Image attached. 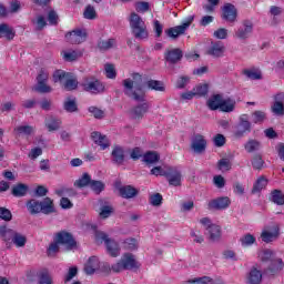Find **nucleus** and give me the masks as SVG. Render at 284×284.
Returning a JSON list of instances; mask_svg holds the SVG:
<instances>
[{
	"instance_id": "obj_64",
	"label": "nucleus",
	"mask_w": 284,
	"mask_h": 284,
	"mask_svg": "<svg viewBox=\"0 0 284 284\" xmlns=\"http://www.w3.org/2000/svg\"><path fill=\"white\" fill-rule=\"evenodd\" d=\"M0 219L2 221H12V212L6 207H0Z\"/></svg>"
},
{
	"instance_id": "obj_40",
	"label": "nucleus",
	"mask_w": 284,
	"mask_h": 284,
	"mask_svg": "<svg viewBox=\"0 0 284 284\" xmlns=\"http://www.w3.org/2000/svg\"><path fill=\"white\" fill-rule=\"evenodd\" d=\"M63 108L65 112H77V110H79L77 105V98H67Z\"/></svg>"
},
{
	"instance_id": "obj_21",
	"label": "nucleus",
	"mask_w": 284,
	"mask_h": 284,
	"mask_svg": "<svg viewBox=\"0 0 284 284\" xmlns=\"http://www.w3.org/2000/svg\"><path fill=\"white\" fill-rule=\"evenodd\" d=\"M91 139L101 150H108V148H110V140H108V136L102 135L99 132H93Z\"/></svg>"
},
{
	"instance_id": "obj_20",
	"label": "nucleus",
	"mask_w": 284,
	"mask_h": 284,
	"mask_svg": "<svg viewBox=\"0 0 284 284\" xmlns=\"http://www.w3.org/2000/svg\"><path fill=\"white\" fill-rule=\"evenodd\" d=\"M262 282H263V272H261V270H257L256 266H253L246 276V283L261 284Z\"/></svg>"
},
{
	"instance_id": "obj_38",
	"label": "nucleus",
	"mask_w": 284,
	"mask_h": 284,
	"mask_svg": "<svg viewBox=\"0 0 284 284\" xmlns=\"http://www.w3.org/2000/svg\"><path fill=\"white\" fill-rule=\"evenodd\" d=\"M284 267V263L282 258H274L272 260V263L268 267V270L271 271V274H278V272H281Z\"/></svg>"
},
{
	"instance_id": "obj_45",
	"label": "nucleus",
	"mask_w": 284,
	"mask_h": 284,
	"mask_svg": "<svg viewBox=\"0 0 284 284\" xmlns=\"http://www.w3.org/2000/svg\"><path fill=\"white\" fill-rule=\"evenodd\" d=\"M89 186L95 194H99L105 190V184L102 181L91 180Z\"/></svg>"
},
{
	"instance_id": "obj_22",
	"label": "nucleus",
	"mask_w": 284,
	"mask_h": 284,
	"mask_svg": "<svg viewBox=\"0 0 284 284\" xmlns=\"http://www.w3.org/2000/svg\"><path fill=\"white\" fill-rule=\"evenodd\" d=\"M61 57L63 61L72 62L77 61V59H80V57H83V53L74 49H63L61 51Z\"/></svg>"
},
{
	"instance_id": "obj_30",
	"label": "nucleus",
	"mask_w": 284,
	"mask_h": 284,
	"mask_svg": "<svg viewBox=\"0 0 284 284\" xmlns=\"http://www.w3.org/2000/svg\"><path fill=\"white\" fill-rule=\"evenodd\" d=\"M11 242L16 247H26V244L28 243V237L23 235L20 232H14L11 239Z\"/></svg>"
},
{
	"instance_id": "obj_19",
	"label": "nucleus",
	"mask_w": 284,
	"mask_h": 284,
	"mask_svg": "<svg viewBox=\"0 0 284 284\" xmlns=\"http://www.w3.org/2000/svg\"><path fill=\"white\" fill-rule=\"evenodd\" d=\"M111 159L116 165H123L125 161V150L121 145H114L111 152Z\"/></svg>"
},
{
	"instance_id": "obj_26",
	"label": "nucleus",
	"mask_w": 284,
	"mask_h": 284,
	"mask_svg": "<svg viewBox=\"0 0 284 284\" xmlns=\"http://www.w3.org/2000/svg\"><path fill=\"white\" fill-rule=\"evenodd\" d=\"M14 37L16 32L12 27L6 23L0 24V39H7V41H12Z\"/></svg>"
},
{
	"instance_id": "obj_43",
	"label": "nucleus",
	"mask_w": 284,
	"mask_h": 284,
	"mask_svg": "<svg viewBox=\"0 0 284 284\" xmlns=\"http://www.w3.org/2000/svg\"><path fill=\"white\" fill-rule=\"evenodd\" d=\"M271 201L275 203V205H284V194L278 190H274L271 193Z\"/></svg>"
},
{
	"instance_id": "obj_52",
	"label": "nucleus",
	"mask_w": 284,
	"mask_h": 284,
	"mask_svg": "<svg viewBox=\"0 0 284 284\" xmlns=\"http://www.w3.org/2000/svg\"><path fill=\"white\" fill-rule=\"evenodd\" d=\"M258 256L261 261H274L276 258V253L272 250H264Z\"/></svg>"
},
{
	"instance_id": "obj_13",
	"label": "nucleus",
	"mask_w": 284,
	"mask_h": 284,
	"mask_svg": "<svg viewBox=\"0 0 284 284\" xmlns=\"http://www.w3.org/2000/svg\"><path fill=\"white\" fill-rule=\"evenodd\" d=\"M207 148V140L201 134H195L191 140V149L195 154H203Z\"/></svg>"
},
{
	"instance_id": "obj_46",
	"label": "nucleus",
	"mask_w": 284,
	"mask_h": 284,
	"mask_svg": "<svg viewBox=\"0 0 284 284\" xmlns=\"http://www.w3.org/2000/svg\"><path fill=\"white\" fill-rule=\"evenodd\" d=\"M271 112L275 114V116H284V104L283 102L275 101L271 106Z\"/></svg>"
},
{
	"instance_id": "obj_3",
	"label": "nucleus",
	"mask_w": 284,
	"mask_h": 284,
	"mask_svg": "<svg viewBox=\"0 0 284 284\" xmlns=\"http://www.w3.org/2000/svg\"><path fill=\"white\" fill-rule=\"evenodd\" d=\"M129 23L131 30L135 37V39H148V26H145V21L138 13L132 12L129 19Z\"/></svg>"
},
{
	"instance_id": "obj_2",
	"label": "nucleus",
	"mask_w": 284,
	"mask_h": 284,
	"mask_svg": "<svg viewBox=\"0 0 284 284\" xmlns=\"http://www.w3.org/2000/svg\"><path fill=\"white\" fill-rule=\"evenodd\" d=\"M141 264L136 261V256L132 253H124L121 258L112 264L113 274H121V272L139 270Z\"/></svg>"
},
{
	"instance_id": "obj_5",
	"label": "nucleus",
	"mask_w": 284,
	"mask_h": 284,
	"mask_svg": "<svg viewBox=\"0 0 284 284\" xmlns=\"http://www.w3.org/2000/svg\"><path fill=\"white\" fill-rule=\"evenodd\" d=\"M81 87L84 92H90V94H101V92L105 91V85L99 79L94 77L84 78Z\"/></svg>"
},
{
	"instance_id": "obj_36",
	"label": "nucleus",
	"mask_w": 284,
	"mask_h": 284,
	"mask_svg": "<svg viewBox=\"0 0 284 284\" xmlns=\"http://www.w3.org/2000/svg\"><path fill=\"white\" fill-rule=\"evenodd\" d=\"M11 194L18 197L26 196V194H28V185L23 183L13 185Z\"/></svg>"
},
{
	"instance_id": "obj_60",
	"label": "nucleus",
	"mask_w": 284,
	"mask_h": 284,
	"mask_svg": "<svg viewBox=\"0 0 284 284\" xmlns=\"http://www.w3.org/2000/svg\"><path fill=\"white\" fill-rule=\"evenodd\" d=\"M104 70L106 79H116V69L113 64H105Z\"/></svg>"
},
{
	"instance_id": "obj_1",
	"label": "nucleus",
	"mask_w": 284,
	"mask_h": 284,
	"mask_svg": "<svg viewBox=\"0 0 284 284\" xmlns=\"http://www.w3.org/2000/svg\"><path fill=\"white\" fill-rule=\"evenodd\" d=\"M143 78L139 73H133L132 79L128 78L123 80L124 94L133 101L140 103L145 102V88L146 90H154V92H165V84L159 80H146L141 84Z\"/></svg>"
},
{
	"instance_id": "obj_56",
	"label": "nucleus",
	"mask_w": 284,
	"mask_h": 284,
	"mask_svg": "<svg viewBox=\"0 0 284 284\" xmlns=\"http://www.w3.org/2000/svg\"><path fill=\"white\" fill-rule=\"evenodd\" d=\"M39 284H52V276L48 271H41L39 273Z\"/></svg>"
},
{
	"instance_id": "obj_33",
	"label": "nucleus",
	"mask_w": 284,
	"mask_h": 284,
	"mask_svg": "<svg viewBox=\"0 0 284 284\" xmlns=\"http://www.w3.org/2000/svg\"><path fill=\"white\" fill-rule=\"evenodd\" d=\"M236 108V101L232 98H225L222 100L221 112H234Z\"/></svg>"
},
{
	"instance_id": "obj_57",
	"label": "nucleus",
	"mask_w": 284,
	"mask_h": 284,
	"mask_svg": "<svg viewBox=\"0 0 284 284\" xmlns=\"http://www.w3.org/2000/svg\"><path fill=\"white\" fill-rule=\"evenodd\" d=\"M16 132L19 134H26V136H30V134H33L34 132V126L31 125H20L16 128Z\"/></svg>"
},
{
	"instance_id": "obj_62",
	"label": "nucleus",
	"mask_w": 284,
	"mask_h": 284,
	"mask_svg": "<svg viewBox=\"0 0 284 284\" xmlns=\"http://www.w3.org/2000/svg\"><path fill=\"white\" fill-rule=\"evenodd\" d=\"M150 203L154 207H159V205H161V203H163V195H161L160 193H155V194L151 195Z\"/></svg>"
},
{
	"instance_id": "obj_48",
	"label": "nucleus",
	"mask_w": 284,
	"mask_h": 284,
	"mask_svg": "<svg viewBox=\"0 0 284 284\" xmlns=\"http://www.w3.org/2000/svg\"><path fill=\"white\" fill-rule=\"evenodd\" d=\"M123 250H129L130 252L136 250L139 247V242L135 239H126L122 244Z\"/></svg>"
},
{
	"instance_id": "obj_10",
	"label": "nucleus",
	"mask_w": 284,
	"mask_h": 284,
	"mask_svg": "<svg viewBox=\"0 0 284 284\" xmlns=\"http://www.w3.org/2000/svg\"><path fill=\"white\" fill-rule=\"evenodd\" d=\"M54 241H57L60 245H64L67 250H73L77 247V242L74 241V237H72V234L61 231L55 234Z\"/></svg>"
},
{
	"instance_id": "obj_34",
	"label": "nucleus",
	"mask_w": 284,
	"mask_h": 284,
	"mask_svg": "<svg viewBox=\"0 0 284 284\" xmlns=\"http://www.w3.org/2000/svg\"><path fill=\"white\" fill-rule=\"evenodd\" d=\"M244 150L248 152V154H252L254 152H258L261 150V142L258 140L250 139L244 144Z\"/></svg>"
},
{
	"instance_id": "obj_27",
	"label": "nucleus",
	"mask_w": 284,
	"mask_h": 284,
	"mask_svg": "<svg viewBox=\"0 0 284 284\" xmlns=\"http://www.w3.org/2000/svg\"><path fill=\"white\" fill-rule=\"evenodd\" d=\"M222 103L223 97L221 94H215L207 100L206 105L209 110H221Z\"/></svg>"
},
{
	"instance_id": "obj_59",
	"label": "nucleus",
	"mask_w": 284,
	"mask_h": 284,
	"mask_svg": "<svg viewBox=\"0 0 284 284\" xmlns=\"http://www.w3.org/2000/svg\"><path fill=\"white\" fill-rule=\"evenodd\" d=\"M189 283L212 284L214 283V280L210 276H202V277H195L193 280H190Z\"/></svg>"
},
{
	"instance_id": "obj_31",
	"label": "nucleus",
	"mask_w": 284,
	"mask_h": 284,
	"mask_svg": "<svg viewBox=\"0 0 284 284\" xmlns=\"http://www.w3.org/2000/svg\"><path fill=\"white\" fill-rule=\"evenodd\" d=\"M41 212L42 214H54V202L50 197H45L41 202Z\"/></svg>"
},
{
	"instance_id": "obj_24",
	"label": "nucleus",
	"mask_w": 284,
	"mask_h": 284,
	"mask_svg": "<svg viewBox=\"0 0 284 284\" xmlns=\"http://www.w3.org/2000/svg\"><path fill=\"white\" fill-rule=\"evenodd\" d=\"M164 58L169 63H179V61L183 59V51H181V49L168 50Z\"/></svg>"
},
{
	"instance_id": "obj_35",
	"label": "nucleus",
	"mask_w": 284,
	"mask_h": 284,
	"mask_svg": "<svg viewBox=\"0 0 284 284\" xmlns=\"http://www.w3.org/2000/svg\"><path fill=\"white\" fill-rule=\"evenodd\" d=\"M159 159H161V156L155 151H149L143 155V161L148 165H154V163H159Z\"/></svg>"
},
{
	"instance_id": "obj_41",
	"label": "nucleus",
	"mask_w": 284,
	"mask_h": 284,
	"mask_svg": "<svg viewBox=\"0 0 284 284\" xmlns=\"http://www.w3.org/2000/svg\"><path fill=\"white\" fill-rule=\"evenodd\" d=\"M27 210L30 214H39L41 212V202L37 200H31L27 203Z\"/></svg>"
},
{
	"instance_id": "obj_28",
	"label": "nucleus",
	"mask_w": 284,
	"mask_h": 284,
	"mask_svg": "<svg viewBox=\"0 0 284 284\" xmlns=\"http://www.w3.org/2000/svg\"><path fill=\"white\" fill-rule=\"evenodd\" d=\"M63 88L68 92H72V90H77V88H79V81L77 80V77L72 75V73H69V75H67L64 80Z\"/></svg>"
},
{
	"instance_id": "obj_32",
	"label": "nucleus",
	"mask_w": 284,
	"mask_h": 284,
	"mask_svg": "<svg viewBox=\"0 0 284 284\" xmlns=\"http://www.w3.org/2000/svg\"><path fill=\"white\" fill-rule=\"evenodd\" d=\"M45 128L49 132H57L61 128V121L54 116H49L45 119Z\"/></svg>"
},
{
	"instance_id": "obj_4",
	"label": "nucleus",
	"mask_w": 284,
	"mask_h": 284,
	"mask_svg": "<svg viewBox=\"0 0 284 284\" xmlns=\"http://www.w3.org/2000/svg\"><path fill=\"white\" fill-rule=\"evenodd\" d=\"M95 241L98 243H105L106 245V252L112 256L113 258H116L121 254V247L119 246V243L116 241L108 237V234L103 231L95 232Z\"/></svg>"
},
{
	"instance_id": "obj_63",
	"label": "nucleus",
	"mask_w": 284,
	"mask_h": 284,
	"mask_svg": "<svg viewBox=\"0 0 284 284\" xmlns=\"http://www.w3.org/2000/svg\"><path fill=\"white\" fill-rule=\"evenodd\" d=\"M114 212V209L111 205H104L100 209L101 219H109V216Z\"/></svg>"
},
{
	"instance_id": "obj_12",
	"label": "nucleus",
	"mask_w": 284,
	"mask_h": 284,
	"mask_svg": "<svg viewBox=\"0 0 284 284\" xmlns=\"http://www.w3.org/2000/svg\"><path fill=\"white\" fill-rule=\"evenodd\" d=\"M166 179L169 181V185H173V187H179L183 179L181 170H179V168L176 166H168Z\"/></svg>"
},
{
	"instance_id": "obj_55",
	"label": "nucleus",
	"mask_w": 284,
	"mask_h": 284,
	"mask_svg": "<svg viewBox=\"0 0 284 284\" xmlns=\"http://www.w3.org/2000/svg\"><path fill=\"white\" fill-rule=\"evenodd\" d=\"M263 165H265V161H263V156L260 154L254 155L252 159V166L254 170H263Z\"/></svg>"
},
{
	"instance_id": "obj_37",
	"label": "nucleus",
	"mask_w": 284,
	"mask_h": 284,
	"mask_svg": "<svg viewBox=\"0 0 284 284\" xmlns=\"http://www.w3.org/2000/svg\"><path fill=\"white\" fill-rule=\"evenodd\" d=\"M266 186H267V179H265V176H260L253 185L252 193L258 194V192H261L262 190H265Z\"/></svg>"
},
{
	"instance_id": "obj_54",
	"label": "nucleus",
	"mask_w": 284,
	"mask_h": 284,
	"mask_svg": "<svg viewBox=\"0 0 284 284\" xmlns=\"http://www.w3.org/2000/svg\"><path fill=\"white\" fill-rule=\"evenodd\" d=\"M217 168L220 172H230V170H232V163L227 159H221L217 162Z\"/></svg>"
},
{
	"instance_id": "obj_6",
	"label": "nucleus",
	"mask_w": 284,
	"mask_h": 284,
	"mask_svg": "<svg viewBox=\"0 0 284 284\" xmlns=\"http://www.w3.org/2000/svg\"><path fill=\"white\" fill-rule=\"evenodd\" d=\"M200 223L205 227L210 241H219L221 239V226L212 223L210 217H202Z\"/></svg>"
},
{
	"instance_id": "obj_23",
	"label": "nucleus",
	"mask_w": 284,
	"mask_h": 284,
	"mask_svg": "<svg viewBox=\"0 0 284 284\" xmlns=\"http://www.w3.org/2000/svg\"><path fill=\"white\" fill-rule=\"evenodd\" d=\"M118 190L122 199H134L135 196L139 195V190H136L132 185L120 186Z\"/></svg>"
},
{
	"instance_id": "obj_51",
	"label": "nucleus",
	"mask_w": 284,
	"mask_h": 284,
	"mask_svg": "<svg viewBox=\"0 0 284 284\" xmlns=\"http://www.w3.org/2000/svg\"><path fill=\"white\" fill-rule=\"evenodd\" d=\"M70 73L63 71V70H57L55 72H53V81L54 83H61L63 81H65V79H68V75Z\"/></svg>"
},
{
	"instance_id": "obj_15",
	"label": "nucleus",
	"mask_w": 284,
	"mask_h": 284,
	"mask_svg": "<svg viewBox=\"0 0 284 284\" xmlns=\"http://www.w3.org/2000/svg\"><path fill=\"white\" fill-rule=\"evenodd\" d=\"M236 17H239V12L236 11V7L232 3H226L222 8V19L227 21L229 23H236Z\"/></svg>"
},
{
	"instance_id": "obj_11",
	"label": "nucleus",
	"mask_w": 284,
	"mask_h": 284,
	"mask_svg": "<svg viewBox=\"0 0 284 284\" xmlns=\"http://www.w3.org/2000/svg\"><path fill=\"white\" fill-rule=\"evenodd\" d=\"M65 39L68 43L79 45V43L85 42V39H88V33L85 32V30L77 29L67 33Z\"/></svg>"
},
{
	"instance_id": "obj_25",
	"label": "nucleus",
	"mask_w": 284,
	"mask_h": 284,
	"mask_svg": "<svg viewBox=\"0 0 284 284\" xmlns=\"http://www.w3.org/2000/svg\"><path fill=\"white\" fill-rule=\"evenodd\" d=\"M14 232H17V230L9 227L7 224L0 225V239L4 243H10V241H12V236L14 235Z\"/></svg>"
},
{
	"instance_id": "obj_61",
	"label": "nucleus",
	"mask_w": 284,
	"mask_h": 284,
	"mask_svg": "<svg viewBox=\"0 0 284 284\" xmlns=\"http://www.w3.org/2000/svg\"><path fill=\"white\" fill-rule=\"evenodd\" d=\"M84 19H97V10H94V7L88 6L83 12Z\"/></svg>"
},
{
	"instance_id": "obj_50",
	"label": "nucleus",
	"mask_w": 284,
	"mask_h": 284,
	"mask_svg": "<svg viewBox=\"0 0 284 284\" xmlns=\"http://www.w3.org/2000/svg\"><path fill=\"white\" fill-rule=\"evenodd\" d=\"M193 92L196 99L205 97V94H207V84H197L193 88Z\"/></svg>"
},
{
	"instance_id": "obj_8",
	"label": "nucleus",
	"mask_w": 284,
	"mask_h": 284,
	"mask_svg": "<svg viewBox=\"0 0 284 284\" xmlns=\"http://www.w3.org/2000/svg\"><path fill=\"white\" fill-rule=\"evenodd\" d=\"M247 132H252V123L250 122V116L247 114H243L240 116V122L235 126L234 136L236 139H242V136H245Z\"/></svg>"
},
{
	"instance_id": "obj_42",
	"label": "nucleus",
	"mask_w": 284,
	"mask_h": 284,
	"mask_svg": "<svg viewBox=\"0 0 284 284\" xmlns=\"http://www.w3.org/2000/svg\"><path fill=\"white\" fill-rule=\"evenodd\" d=\"M244 74L252 81H261V79H263V74L256 69L244 70Z\"/></svg>"
},
{
	"instance_id": "obj_44",
	"label": "nucleus",
	"mask_w": 284,
	"mask_h": 284,
	"mask_svg": "<svg viewBox=\"0 0 284 284\" xmlns=\"http://www.w3.org/2000/svg\"><path fill=\"white\" fill-rule=\"evenodd\" d=\"M240 243L242 247H251V245L256 243V237H254L252 234H246L240 239Z\"/></svg>"
},
{
	"instance_id": "obj_9",
	"label": "nucleus",
	"mask_w": 284,
	"mask_h": 284,
	"mask_svg": "<svg viewBox=\"0 0 284 284\" xmlns=\"http://www.w3.org/2000/svg\"><path fill=\"white\" fill-rule=\"evenodd\" d=\"M252 32H254V23H252L250 20H244L240 28L235 31V39L245 41L252 37Z\"/></svg>"
},
{
	"instance_id": "obj_29",
	"label": "nucleus",
	"mask_w": 284,
	"mask_h": 284,
	"mask_svg": "<svg viewBox=\"0 0 284 284\" xmlns=\"http://www.w3.org/2000/svg\"><path fill=\"white\" fill-rule=\"evenodd\" d=\"M261 239L264 243H272L274 239H278V229L274 227L272 231L264 230L261 234Z\"/></svg>"
},
{
	"instance_id": "obj_49",
	"label": "nucleus",
	"mask_w": 284,
	"mask_h": 284,
	"mask_svg": "<svg viewBox=\"0 0 284 284\" xmlns=\"http://www.w3.org/2000/svg\"><path fill=\"white\" fill-rule=\"evenodd\" d=\"M34 90L36 92H40L41 94H48L52 92V87L48 85V82H38Z\"/></svg>"
},
{
	"instance_id": "obj_17",
	"label": "nucleus",
	"mask_w": 284,
	"mask_h": 284,
	"mask_svg": "<svg viewBox=\"0 0 284 284\" xmlns=\"http://www.w3.org/2000/svg\"><path fill=\"white\" fill-rule=\"evenodd\" d=\"M207 54L214 57L215 59L223 57L225 54V44H223L221 41L212 42L207 49Z\"/></svg>"
},
{
	"instance_id": "obj_47",
	"label": "nucleus",
	"mask_w": 284,
	"mask_h": 284,
	"mask_svg": "<svg viewBox=\"0 0 284 284\" xmlns=\"http://www.w3.org/2000/svg\"><path fill=\"white\" fill-rule=\"evenodd\" d=\"M116 45V40L115 39H108V40H101L98 43V48L100 50H111V48H114Z\"/></svg>"
},
{
	"instance_id": "obj_16",
	"label": "nucleus",
	"mask_w": 284,
	"mask_h": 284,
	"mask_svg": "<svg viewBox=\"0 0 284 284\" xmlns=\"http://www.w3.org/2000/svg\"><path fill=\"white\" fill-rule=\"evenodd\" d=\"M101 270V261L97 256H91L88 258V261L84 264V273L88 274V276H92L93 274H97Z\"/></svg>"
},
{
	"instance_id": "obj_53",
	"label": "nucleus",
	"mask_w": 284,
	"mask_h": 284,
	"mask_svg": "<svg viewBox=\"0 0 284 284\" xmlns=\"http://www.w3.org/2000/svg\"><path fill=\"white\" fill-rule=\"evenodd\" d=\"M267 119V114L265 111H255L252 113V121L253 123H263Z\"/></svg>"
},
{
	"instance_id": "obj_58",
	"label": "nucleus",
	"mask_w": 284,
	"mask_h": 284,
	"mask_svg": "<svg viewBox=\"0 0 284 284\" xmlns=\"http://www.w3.org/2000/svg\"><path fill=\"white\" fill-rule=\"evenodd\" d=\"M33 26L36 30H43V28L48 26V22L45 21V18L43 16H38L33 20Z\"/></svg>"
},
{
	"instance_id": "obj_39",
	"label": "nucleus",
	"mask_w": 284,
	"mask_h": 284,
	"mask_svg": "<svg viewBox=\"0 0 284 284\" xmlns=\"http://www.w3.org/2000/svg\"><path fill=\"white\" fill-rule=\"evenodd\" d=\"M92 181V178L88 173H83L80 179L74 182V187H88Z\"/></svg>"
},
{
	"instance_id": "obj_14",
	"label": "nucleus",
	"mask_w": 284,
	"mask_h": 284,
	"mask_svg": "<svg viewBox=\"0 0 284 284\" xmlns=\"http://www.w3.org/2000/svg\"><path fill=\"white\" fill-rule=\"evenodd\" d=\"M230 205H232V200H230V197L227 196H222V197H217L209 201L207 207L209 210L221 211V210H227Z\"/></svg>"
},
{
	"instance_id": "obj_18",
	"label": "nucleus",
	"mask_w": 284,
	"mask_h": 284,
	"mask_svg": "<svg viewBox=\"0 0 284 284\" xmlns=\"http://www.w3.org/2000/svg\"><path fill=\"white\" fill-rule=\"evenodd\" d=\"M148 110H150V104L148 102H144L140 105L134 106L131 110V116L132 119H135V121H141L145 114H148Z\"/></svg>"
},
{
	"instance_id": "obj_7",
	"label": "nucleus",
	"mask_w": 284,
	"mask_h": 284,
	"mask_svg": "<svg viewBox=\"0 0 284 284\" xmlns=\"http://www.w3.org/2000/svg\"><path fill=\"white\" fill-rule=\"evenodd\" d=\"M194 16H189L182 21L181 26L170 28L165 31V33L168 34V37H170V39H178L179 37H181V34H185V30H187V28L192 26Z\"/></svg>"
}]
</instances>
